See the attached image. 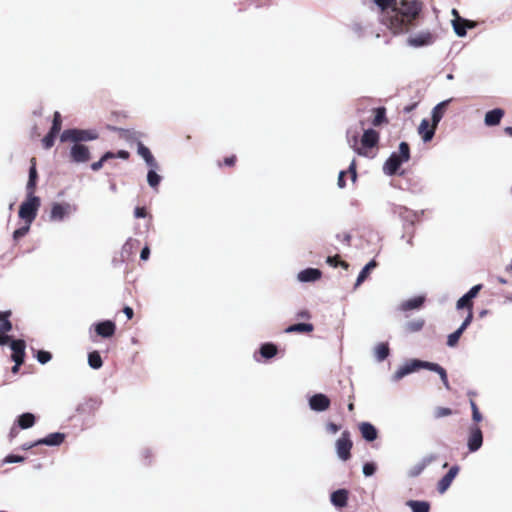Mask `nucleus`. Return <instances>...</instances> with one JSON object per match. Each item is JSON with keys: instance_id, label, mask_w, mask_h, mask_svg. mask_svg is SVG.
<instances>
[{"instance_id": "16", "label": "nucleus", "mask_w": 512, "mask_h": 512, "mask_svg": "<svg viewBox=\"0 0 512 512\" xmlns=\"http://www.w3.org/2000/svg\"><path fill=\"white\" fill-rule=\"evenodd\" d=\"M402 163H404V161L397 156L396 152H394L384 163L383 170L385 174L389 176L395 175L398 172Z\"/></svg>"}, {"instance_id": "51", "label": "nucleus", "mask_w": 512, "mask_h": 512, "mask_svg": "<svg viewBox=\"0 0 512 512\" xmlns=\"http://www.w3.org/2000/svg\"><path fill=\"white\" fill-rule=\"evenodd\" d=\"M376 471V465L372 462H367L363 466V473L365 476H372Z\"/></svg>"}, {"instance_id": "9", "label": "nucleus", "mask_w": 512, "mask_h": 512, "mask_svg": "<svg viewBox=\"0 0 512 512\" xmlns=\"http://www.w3.org/2000/svg\"><path fill=\"white\" fill-rule=\"evenodd\" d=\"M435 41L434 35L429 32H420L416 35L410 36L407 39V44L412 47H423L433 44Z\"/></svg>"}, {"instance_id": "47", "label": "nucleus", "mask_w": 512, "mask_h": 512, "mask_svg": "<svg viewBox=\"0 0 512 512\" xmlns=\"http://www.w3.org/2000/svg\"><path fill=\"white\" fill-rule=\"evenodd\" d=\"M36 358L41 364H46L51 360L52 354L48 351L39 350L37 352Z\"/></svg>"}, {"instance_id": "4", "label": "nucleus", "mask_w": 512, "mask_h": 512, "mask_svg": "<svg viewBox=\"0 0 512 512\" xmlns=\"http://www.w3.org/2000/svg\"><path fill=\"white\" fill-rule=\"evenodd\" d=\"M420 368H426L428 370L434 371L438 373L439 370H442V367L437 363L432 362H425L420 360H411L410 362L404 364L401 366L394 374L395 380H400L404 376L420 369Z\"/></svg>"}, {"instance_id": "23", "label": "nucleus", "mask_w": 512, "mask_h": 512, "mask_svg": "<svg viewBox=\"0 0 512 512\" xmlns=\"http://www.w3.org/2000/svg\"><path fill=\"white\" fill-rule=\"evenodd\" d=\"M437 458L436 455H430L425 458H423L419 463L415 464L409 471V475L411 477H417L419 476L425 468L430 465L433 461H435Z\"/></svg>"}, {"instance_id": "49", "label": "nucleus", "mask_w": 512, "mask_h": 512, "mask_svg": "<svg viewBox=\"0 0 512 512\" xmlns=\"http://www.w3.org/2000/svg\"><path fill=\"white\" fill-rule=\"evenodd\" d=\"M30 225L26 224L21 228H18L13 233L14 240L18 241L20 238L24 237L29 231Z\"/></svg>"}, {"instance_id": "15", "label": "nucleus", "mask_w": 512, "mask_h": 512, "mask_svg": "<svg viewBox=\"0 0 512 512\" xmlns=\"http://www.w3.org/2000/svg\"><path fill=\"white\" fill-rule=\"evenodd\" d=\"M437 127L428 119H423L418 127V133L424 142H429L435 135Z\"/></svg>"}, {"instance_id": "38", "label": "nucleus", "mask_w": 512, "mask_h": 512, "mask_svg": "<svg viewBox=\"0 0 512 512\" xmlns=\"http://www.w3.org/2000/svg\"><path fill=\"white\" fill-rule=\"evenodd\" d=\"M88 363L93 369H99L103 365L102 358L98 351L90 352L88 355Z\"/></svg>"}, {"instance_id": "8", "label": "nucleus", "mask_w": 512, "mask_h": 512, "mask_svg": "<svg viewBox=\"0 0 512 512\" xmlns=\"http://www.w3.org/2000/svg\"><path fill=\"white\" fill-rule=\"evenodd\" d=\"M483 443V434L480 427L477 424L472 425L469 428V436L467 440L468 449L471 452L477 451Z\"/></svg>"}, {"instance_id": "59", "label": "nucleus", "mask_w": 512, "mask_h": 512, "mask_svg": "<svg viewBox=\"0 0 512 512\" xmlns=\"http://www.w3.org/2000/svg\"><path fill=\"white\" fill-rule=\"evenodd\" d=\"M296 316L299 319H310L311 318V314L308 310H301L297 313Z\"/></svg>"}, {"instance_id": "64", "label": "nucleus", "mask_w": 512, "mask_h": 512, "mask_svg": "<svg viewBox=\"0 0 512 512\" xmlns=\"http://www.w3.org/2000/svg\"><path fill=\"white\" fill-rule=\"evenodd\" d=\"M123 312H124V314L127 316V318H128V319H132V318H133V316H134V311H133V309H132L131 307H129V306H125V307L123 308Z\"/></svg>"}, {"instance_id": "31", "label": "nucleus", "mask_w": 512, "mask_h": 512, "mask_svg": "<svg viewBox=\"0 0 512 512\" xmlns=\"http://www.w3.org/2000/svg\"><path fill=\"white\" fill-rule=\"evenodd\" d=\"M449 101H443L436 105L432 110V123L437 127L438 123L441 121L446 107L448 105Z\"/></svg>"}, {"instance_id": "53", "label": "nucleus", "mask_w": 512, "mask_h": 512, "mask_svg": "<svg viewBox=\"0 0 512 512\" xmlns=\"http://www.w3.org/2000/svg\"><path fill=\"white\" fill-rule=\"evenodd\" d=\"M12 330V323L10 320H5L0 323V333L7 335Z\"/></svg>"}, {"instance_id": "41", "label": "nucleus", "mask_w": 512, "mask_h": 512, "mask_svg": "<svg viewBox=\"0 0 512 512\" xmlns=\"http://www.w3.org/2000/svg\"><path fill=\"white\" fill-rule=\"evenodd\" d=\"M452 414H453V410L451 408H448V407L438 406L433 411V416H434L435 419H440V418H443V417H447V416H450Z\"/></svg>"}, {"instance_id": "62", "label": "nucleus", "mask_w": 512, "mask_h": 512, "mask_svg": "<svg viewBox=\"0 0 512 512\" xmlns=\"http://www.w3.org/2000/svg\"><path fill=\"white\" fill-rule=\"evenodd\" d=\"M149 255H150V249H149V247L145 246L141 251L140 258H141V260H147L149 258Z\"/></svg>"}, {"instance_id": "12", "label": "nucleus", "mask_w": 512, "mask_h": 512, "mask_svg": "<svg viewBox=\"0 0 512 512\" xmlns=\"http://www.w3.org/2000/svg\"><path fill=\"white\" fill-rule=\"evenodd\" d=\"M309 405L314 411H325L330 407V399L326 395L318 393L309 399Z\"/></svg>"}, {"instance_id": "28", "label": "nucleus", "mask_w": 512, "mask_h": 512, "mask_svg": "<svg viewBox=\"0 0 512 512\" xmlns=\"http://www.w3.org/2000/svg\"><path fill=\"white\" fill-rule=\"evenodd\" d=\"M314 331V325L311 323H297L288 326L285 329L286 333H311Z\"/></svg>"}, {"instance_id": "57", "label": "nucleus", "mask_w": 512, "mask_h": 512, "mask_svg": "<svg viewBox=\"0 0 512 512\" xmlns=\"http://www.w3.org/2000/svg\"><path fill=\"white\" fill-rule=\"evenodd\" d=\"M438 374L444 384V386L447 388V389H450V384H449V381H448V377H447V373H446V370L442 367V370H439L438 371Z\"/></svg>"}, {"instance_id": "63", "label": "nucleus", "mask_w": 512, "mask_h": 512, "mask_svg": "<svg viewBox=\"0 0 512 512\" xmlns=\"http://www.w3.org/2000/svg\"><path fill=\"white\" fill-rule=\"evenodd\" d=\"M11 341L12 340L10 336L0 333V345H5L8 344L9 342L11 343Z\"/></svg>"}, {"instance_id": "6", "label": "nucleus", "mask_w": 512, "mask_h": 512, "mask_svg": "<svg viewBox=\"0 0 512 512\" xmlns=\"http://www.w3.org/2000/svg\"><path fill=\"white\" fill-rule=\"evenodd\" d=\"M353 447V442L350 438L349 431H343L340 438L336 441V452L338 457L347 461L351 458V449Z\"/></svg>"}, {"instance_id": "33", "label": "nucleus", "mask_w": 512, "mask_h": 512, "mask_svg": "<svg viewBox=\"0 0 512 512\" xmlns=\"http://www.w3.org/2000/svg\"><path fill=\"white\" fill-rule=\"evenodd\" d=\"M259 352L263 358L271 359L277 354L278 348L273 343H264L261 345Z\"/></svg>"}, {"instance_id": "22", "label": "nucleus", "mask_w": 512, "mask_h": 512, "mask_svg": "<svg viewBox=\"0 0 512 512\" xmlns=\"http://www.w3.org/2000/svg\"><path fill=\"white\" fill-rule=\"evenodd\" d=\"M359 430L366 441L372 442L378 437L377 429L369 422L360 423Z\"/></svg>"}, {"instance_id": "60", "label": "nucleus", "mask_w": 512, "mask_h": 512, "mask_svg": "<svg viewBox=\"0 0 512 512\" xmlns=\"http://www.w3.org/2000/svg\"><path fill=\"white\" fill-rule=\"evenodd\" d=\"M116 157L127 160L130 157V153L126 150H119L117 153H115Z\"/></svg>"}, {"instance_id": "55", "label": "nucleus", "mask_w": 512, "mask_h": 512, "mask_svg": "<svg viewBox=\"0 0 512 512\" xmlns=\"http://www.w3.org/2000/svg\"><path fill=\"white\" fill-rule=\"evenodd\" d=\"M482 289V285L481 284H477L475 286H473L468 292V296L471 298V299H474L478 293L480 292V290Z\"/></svg>"}, {"instance_id": "18", "label": "nucleus", "mask_w": 512, "mask_h": 512, "mask_svg": "<svg viewBox=\"0 0 512 512\" xmlns=\"http://www.w3.org/2000/svg\"><path fill=\"white\" fill-rule=\"evenodd\" d=\"M471 322H472V315H471V313H469L467 315V317L465 318V320L463 321L462 325L456 331H454L453 333H451L448 336L447 345L450 347L456 346L461 335L463 334L465 329L470 325Z\"/></svg>"}, {"instance_id": "35", "label": "nucleus", "mask_w": 512, "mask_h": 512, "mask_svg": "<svg viewBox=\"0 0 512 512\" xmlns=\"http://www.w3.org/2000/svg\"><path fill=\"white\" fill-rule=\"evenodd\" d=\"M425 320L422 318H418L412 321H409L405 324V331L408 333H415L424 327Z\"/></svg>"}, {"instance_id": "2", "label": "nucleus", "mask_w": 512, "mask_h": 512, "mask_svg": "<svg viewBox=\"0 0 512 512\" xmlns=\"http://www.w3.org/2000/svg\"><path fill=\"white\" fill-rule=\"evenodd\" d=\"M380 134L374 129H366L363 132L360 143L358 145V136L354 135L348 138L350 147L360 156L372 157V149L378 146Z\"/></svg>"}, {"instance_id": "39", "label": "nucleus", "mask_w": 512, "mask_h": 512, "mask_svg": "<svg viewBox=\"0 0 512 512\" xmlns=\"http://www.w3.org/2000/svg\"><path fill=\"white\" fill-rule=\"evenodd\" d=\"M113 158H116L115 153L108 151V152H106V153H105V154L100 158V160H99V161H96V162H94V163H92V164H91V169H92L93 171H98V170H100V169L103 167L104 162H106V161H107V160H109V159H113Z\"/></svg>"}, {"instance_id": "14", "label": "nucleus", "mask_w": 512, "mask_h": 512, "mask_svg": "<svg viewBox=\"0 0 512 512\" xmlns=\"http://www.w3.org/2000/svg\"><path fill=\"white\" fill-rule=\"evenodd\" d=\"M30 169H29V178L26 185V192L29 195L35 194L36 186H37V180H38V173L36 168V158L32 157L30 160Z\"/></svg>"}, {"instance_id": "26", "label": "nucleus", "mask_w": 512, "mask_h": 512, "mask_svg": "<svg viewBox=\"0 0 512 512\" xmlns=\"http://www.w3.org/2000/svg\"><path fill=\"white\" fill-rule=\"evenodd\" d=\"M321 275H322V273L319 269L307 268V269L302 270L298 274V279L301 282H311V281H316V280L320 279Z\"/></svg>"}, {"instance_id": "30", "label": "nucleus", "mask_w": 512, "mask_h": 512, "mask_svg": "<svg viewBox=\"0 0 512 512\" xmlns=\"http://www.w3.org/2000/svg\"><path fill=\"white\" fill-rule=\"evenodd\" d=\"M138 154L145 160L148 166L156 167L157 163L155 158L153 157L149 148L144 146L142 143L138 144Z\"/></svg>"}, {"instance_id": "54", "label": "nucleus", "mask_w": 512, "mask_h": 512, "mask_svg": "<svg viewBox=\"0 0 512 512\" xmlns=\"http://www.w3.org/2000/svg\"><path fill=\"white\" fill-rule=\"evenodd\" d=\"M134 216L136 218H145L148 216L147 209L145 207H136L134 210Z\"/></svg>"}, {"instance_id": "11", "label": "nucleus", "mask_w": 512, "mask_h": 512, "mask_svg": "<svg viewBox=\"0 0 512 512\" xmlns=\"http://www.w3.org/2000/svg\"><path fill=\"white\" fill-rule=\"evenodd\" d=\"M452 14L455 17L454 20L452 21L453 28H454L455 33L458 36H460V37L465 36L467 33V28H473L475 26V24L473 22L461 18L456 9L452 10Z\"/></svg>"}, {"instance_id": "50", "label": "nucleus", "mask_w": 512, "mask_h": 512, "mask_svg": "<svg viewBox=\"0 0 512 512\" xmlns=\"http://www.w3.org/2000/svg\"><path fill=\"white\" fill-rule=\"evenodd\" d=\"M369 274H370V270H369L368 268L364 267V268L360 271V273H359V275H358V277H357V280H356L355 286H359L361 283H363V282L367 279V277L369 276Z\"/></svg>"}, {"instance_id": "43", "label": "nucleus", "mask_w": 512, "mask_h": 512, "mask_svg": "<svg viewBox=\"0 0 512 512\" xmlns=\"http://www.w3.org/2000/svg\"><path fill=\"white\" fill-rule=\"evenodd\" d=\"M327 263L333 267H337L339 265L345 269L349 267V264L346 261L341 260L339 255L329 256L327 258Z\"/></svg>"}, {"instance_id": "45", "label": "nucleus", "mask_w": 512, "mask_h": 512, "mask_svg": "<svg viewBox=\"0 0 512 512\" xmlns=\"http://www.w3.org/2000/svg\"><path fill=\"white\" fill-rule=\"evenodd\" d=\"M57 133L49 131V133L42 139V144L45 149H50L55 142Z\"/></svg>"}, {"instance_id": "37", "label": "nucleus", "mask_w": 512, "mask_h": 512, "mask_svg": "<svg viewBox=\"0 0 512 512\" xmlns=\"http://www.w3.org/2000/svg\"><path fill=\"white\" fill-rule=\"evenodd\" d=\"M389 346L387 343H379L375 348V355L378 361H383L389 356Z\"/></svg>"}, {"instance_id": "44", "label": "nucleus", "mask_w": 512, "mask_h": 512, "mask_svg": "<svg viewBox=\"0 0 512 512\" xmlns=\"http://www.w3.org/2000/svg\"><path fill=\"white\" fill-rule=\"evenodd\" d=\"M147 181L152 188H156L161 181V177L154 170H149Z\"/></svg>"}, {"instance_id": "58", "label": "nucleus", "mask_w": 512, "mask_h": 512, "mask_svg": "<svg viewBox=\"0 0 512 512\" xmlns=\"http://www.w3.org/2000/svg\"><path fill=\"white\" fill-rule=\"evenodd\" d=\"M345 175H346V172H345V171H341V172L339 173V176H338V182H337V184H338V186H339L340 188H344V187L346 186V182H345V179H344Z\"/></svg>"}, {"instance_id": "56", "label": "nucleus", "mask_w": 512, "mask_h": 512, "mask_svg": "<svg viewBox=\"0 0 512 512\" xmlns=\"http://www.w3.org/2000/svg\"><path fill=\"white\" fill-rule=\"evenodd\" d=\"M348 172L349 174L351 175V180L353 182L356 181V178H357V172H356V161L355 160H352L349 168H348Z\"/></svg>"}, {"instance_id": "13", "label": "nucleus", "mask_w": 512, "mask_h": 512, "mask_svg": "<svg viewBox=\"0 0 512 512\" xmlns=\"http://www.w3.org/2000/svg\"><path fill=\"white\" fill-rule=\"evenodd\" d=\"M459 472V467L457 465L452 466L450 470L439 480L437 484V490L439 493H444L450 487L451 483L455 479Z\"/></svg>"}, {"instance_id": "34", "label": "nucleus", "mask_w": 512, "mask_h": 512, "mask_svg": "<svg viewBox=\"0 0 512 512\" xmlns=\"http://www.w3.org/2000/svg\"><path fill=\"white\" fill-rule=\"evenodd\" d=\"M413 512H429L430 504L427 501L409 500L406 502Z\"/></svg>"}, {"instance_id": "24", "label": "nucleus", "mask_w": 512, "mask_h": 512, "mask_svg": "<svg viewBox=\"0 0 512 512\" xmlns=\"http://www.w3.org/2000/svg\"><path fill=\"white\" fill-rule=\"evenodd\" d=\"M505 112L503 109L495 108L486 113L484 122L487 126H496L500 123Z\"/></svg>"}, {"instance_id": "10", "label": "nucleus", "mask_w": 512, "mask_h": 512, "mask_svg": "<svg viewBox=\"0 0 512 512\" xmlns=\"http://www.w3.org/2000/svg\"><path fill=\"white\" fill-rule=\"evenodd\" d=\"M10 347L12 349V355H11V358L12 360L18 364V365H22L24 363V359H25V348H26V343L24 340L22 339H17V340H12L11 343H10Z\"/></svg>"}, {"instance_id": "1", "label": "nucleus", "mask_w": 512, "mask_h": 512, "mask_svg": "<svg viewBox=\"0 0 512 512\" xmlns=\"http://www.w3.org/2000/svg\"><path fill=\"white\" fill-rule=\"evenodd\" d=\"M423 4L418 0H398L391 16H386L384 25L395 35L407 33L417 25Z\"/></svg>"}, {"instance_id": "5", "label": "nucleus", "mask_w": 512, "mask_h": 512, "mask_svg": "<svg viewBox=\"0 0 512 512\" xmlns=\"http://www.w3.org/2000/svg\"><path fill=\"white\" fill-rule=\"evenodd\" d=\"M98 133L95 130H82V129H67L64 130L60 136L62 142H76L91 141L98 138Z\"/></svg>"}, {"instance_id": "32", "label": "nucleus", "mask_w": 512, "mask_h": 512, "mask_svg": "<svg viewBox=\"0 0 512 512\" xmlns=\"http://www.w3.org/2000/svg\"><path fill=\"white\" fill-rule=\"evenodd\" d=\"M35 422H36L35 416L32 413H28V412L21 414L17 419L18 426L21 429L31 428L32 426H34Z\"/></svg>"}, {"instance_id": "25", "label": "nucleus", "mask_w": 512, "mask_h": 512, "mask_svg": "<svg viewBox=\"0 0 512 512\" xmlns=\"http://www.w3.org/2000/svg\"><path fill=\"white\" fill-rule=\"evenodd\" d=\"M65 439V435L63 433L55 432L51 433L43 439H39L36 441V444L39 445H48V446H57L60 445Z\"/></svg>"}, {"instance_id": "19", "label": "nucleus", "mask_w": 512, "mask_h": 512, "mask_svg": "<svg viewBox=\"0 0 512 512\" xmlns=\"http://www.w3.org/2000/svg\"><path fill=\"white\" fill-rule=\"evenodd\" d=\"M398 0H373L375 5L379 8L382 15V23L386 16H391L393 9L395 8Z\"/></svg>"}, {"instance_id": "46", "label": "nucleus", "mask_w": 512, "mask_h": 512, "mask_svg": "<svg viewBox=\"0 0 512 512\" xmlns=\"http://www.w3.org/2000/svg\"><path fill=\"white\" fill-rule=\"evenodd\" d=\"M470 406H471V410H472V419L477 424L480 421H482V415L479 411V408H478L476 402L472 398H470Z\"/></svg>"}, {"instance_id": "52", "label": "nucleus", "mask_w": 512, "mask_h": 512, "mask_svg": "<svg viewBox=\"0 0 512 512\" xmlns=\"http://www.w3.org/2000/svg\"><path fill=\"white\" fill-rule=\"evenodd\" d=\"M24 460H25V458L23 456L10 454L5 457L4 463H19V462H23Z\"/></svg>"}, {"instance_id": "40", "label": "nucleus", "mask_w": 512, "mask_h": 512, "mask_svg": "<svg viewBox=\"0 0 512 512\" xmlns=\"http://www.w3.org/2000/svg\"><path fill=\"white\" fill-rule=\"evenodd\" d=\"M397 156L404 162H407L410 159V147L407 142L400 143Z\"/></svg>"}, {"instance_id": "3", "label": "nucleus", "mask_w": 512, "mask_h": 512, "mask_svg": "<svg viewBox=\"0 0 512 512\" xmlns=\"http://www.w3.org/2000/svg\"><path fill=\"white\" fill-rule=\"evenodd\" d=\"M41 205L40 198L35 194H27L26 200L20 205L19 217L30 225L36 218L39 207Z\"/></svg>"}, {"instance_id": "61", "label": "nucleus", "mask_w": 512, "mask_h": 512, "mask_svg": "<svg viewBox=\"0 0 512 512\" xmlns=\"http://www.w3.org/2000/svg\"><path fill=\"white\" fill-rule=\"evenodd\" d=\"M11 315H12V312L10 310L0 311V323L5 321V320H9Z\"/></svg>"}, {"instance_id": "17", "label": "nucleus", "mask_w": 512, "mask_h": 512, "mask_svg": "<svg viewBox=\"0 0 512 512\" xmlns=\"http://www.w3.org/2000/svg\"><path fill=\"white\" fill-rule=\"evenodd\" d=\"M97 335L103 338H110L115 334L116 325L113 321L106 320L95 324Z\"/></svg>"}, {"instance_id": "42", "label": "nucleus", "mask_w": 512, "mask_h": 512, "mask_svg": "<svg viewBox=\"0 0 512 512\" xmlns=\"http://www.w3.org/2000/svg\"><path fill=\"white\" fill-rule=\"evenodd\" d=\"M61 127H62V117H61V114L58 111H56V112H54V115H53L52 127H51L50 131L59 134L61 131Z\"/></svg>"}, {"instance_id": "20", "label": "nucleus", "mask_w": 512, "mask_h": 512, "mask_svg": "<svg viewBox=\"0 0 512 512\" xmlns=\"http://www.w3.org/2000/svg\"><path fill=\"white\" fill-rule=\"evenodd\" d=\"M349 491L346 489H338L331 494V503L337 508L347 506Z\"/></svg>"}, {"instance_id": "36", "label": "nucleus", "mask_w": 512, "mask_h": 512, "mask_svg": "<svg viewBox=\"0 0 512 512\" xmlns=\"http://www.w3.org/2000/svg\"><path fill=\"white\" fill-rule=\"evenodd\" d=\"M456 307L457 309L466 308L468 314L471 313L473 316V299H471L467 293L457 301Z\"/></svg>"}, {"instance_id": "29", "label": "nucleus", "mask_w": 512, "mask_h": 512, "mask_svg": "<svg viewBox=\"0 0 512 512\" xmlns=\"http://www.w3.org/2000/svg\"><path fill=\"white\" fill-rule=\"evenodd\" d=\"M424 301H425V298L423 296H417V297H414V298L404 301L401 304L400 308L403 311L418 309L423 305Z\"/></svg>"}, {"instance_id": "48", "label": "nucleus", "mask_w": 512, "mask_h": 512, "mask_svg": "<svg viewBox=\"0 0 512 512\" xmlns=\"http://www.w3.org/2000/svg\"><path fill=\"white\" fill-rule=\"evenodd\" d=\"M236 162H237L236 155H231V156L225 157L222 161H219L218 166L219 167H222V166L234 167L236 165Z\"/></svg>"}, {"instance_id": "21", "label": "nucleus", "mask_w": 512, "mask_h": 512, "mask_svg": "<svg viewBox=\"0 0 512 512\" xmlns=\"http://www.w3.org/2000/svg\"><path fill=\"white\" fill-rule=\"evenodd\" d=\"M70 212V205L65 203H54L51 208L50 218L54 221H61Z\"/></svg>"}, {"instance_id": "7", "label": "nucleus", "mask_w": 512, "mask_h": 512, "mask_svg": "<svg viewBox=\"0 0 512 512\" xmlns=\"http://www.w3.org/2000/svg\"><path fill=\"white\" fill-rule=\"evenodd\" d=\"M70 158L75 163H85L91 158L89 148L81 143L74 142L70 149Z\"/></svg>"}, {"instance_id": "27", "label": "nucleus", "mask_w": 512, "mask_h": 512, "mask_svg": "<svg viewBox=\"0 0 512 512\" xmlns=\"http://www.w3.org/2000/svg\"><path fill=\"white\" fill-rule=\"evenodd\" d=\"M372 113L374 114L373 119L371 120V124L375 127L380 126L382 124H387L388 119L386 117V108L385 107H377L372 109Z\"/></svg>"}]
</instances>
